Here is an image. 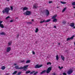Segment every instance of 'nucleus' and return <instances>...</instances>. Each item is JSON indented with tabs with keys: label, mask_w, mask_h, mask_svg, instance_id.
<instances>
[{
	"label": "nucleus",
	"mask_w": 75,
	"mask_h": 75,
	"mask_svg": "<svg viewBox=\"0 0 75 75\" xmlns=\"http://www.w3.org/2000/svg\"><path fill=\"white\" fill-rule=\"evenodd\" d=\"M11 10L10 8L8 7H6L4 8V10L2 11V13L3 14H5V13H6V14H8L9 13V11Z\"/></svg>",
	"instance_id": "obj_1"
},
{
	"label": "nucleus",
	"mask_w": 75,
	"mask_h": 75,
	"mask_svg": "<svg viewBox=\"0 0 75 75\" xmlns=\"http://www.w3.org/2000/svg\"><path fill=\"white\" fill-rule=\"evenodd\" d=\"M31 14V12L28 11H26V12L24 13V14L26 15V16H30Z\"/></svg>",
	"instance_id": "obj_2"
},
{
	"label": "nucleus",
	"mask_w": 75,
	"mask_h": 75,
	"mask_svg": "<svg viewBox=\"0 0 75 75\" xmlns=\"http://www.w3.org/2000/svg\"><path fill=\"white\" fill-rule=\"evenodd\" d=\"M51 69H52V67H49L47 69V70L46 71V72L47 74H48L50 73V72H51Z\"/></svg>",
	"instance_id": "obj_3"
},
{
	"label": "nucleus",
	"mask_w": 75,
	"mask_h": 75,
	"mask_svg": "<svg viewBox=\"0 0 75 75\" xmlns=\"http://www.w3.org/2000/svg\"><path fill=\"white\" fill-rule=\"evenodd\" d=\"M15 68L16 69H23V67H20L19 68V67L18 66H16L15 67Z\"/></svg>",
	"instance_id": "obj_4"
},
{
	"label": "nucleus",
	"mask_w": 75,
	"mask_h": 75,
	"mask_svg": "<svg viewBox=\"0 0 75 75\" xmlns=\"http://www.w3.org/2000/svg\"><path fill=\"white\" fill-rule=\"evenodd\" d=\"M72 72H73V70L71 69H70L67 72V74H69V75H70V74H71Z\"/></svg>",
	"instance_id": "obj_5"
},
{
	"label": "nucleus",
	"mask_w": 75,
	"mask_h": 75,
	"mask_svg": "<svg viewBox=\"0 0 75 75\" xmlns=\"http://www.w3.org/2000/svg\"><path fill=\"white\" fill-rule=\"evenodd\" d=\"M38 4L37 3H35L34 5H33V8H37L38 7Z\"/></svg>",
	"instance_id": "obj_6"
},
{
	"label": "nucleus",
	"mask_w": 75,
	"mask_h": 75,
	"mask_svg": "<svg viewBox=\"0 0 75 75\" xmlns=\"http://www.w3.org/2000/svg\"><path fill=\"white\" fill-rule=\"evenodd\" d=\"M42 65H40L39 66L38 65H36L35 67V68H40V67H41Z\"/></svg>",
	"instance_id": "obj_7"
},
{
	"label": "nucleus",
	"mask_w": 75,
	"mask_h": 75,
	"mask_svg": "<svg viewBox=\"0 0 75 75\" xmlns=\"http://www.w3.org/2000/svg\"><path fill=\"white\" fill-rule=\"evenodd\" d=\"M28 67V65H27L24 66L23 67V70L25 71H26V69Z\"/></svg>",
	"instance_id": "obj_8"
},
{
	"label": "nucleus",
	"mask_w": 75,
	"mask_h": 75,
	"mask_svg": "<svg viewBox=\"0 0 75 75\" xmlns=\"http://www.w3.org/2000/svg\"><path fill=\"white\" fill-rule=\"evenodd\" d=\"M11 51V47H9L7 48L6 51L7 52H10Z\"/></svg>",
	"instance_id": "obj_9"
},
{
	"label": "nucleus",
	"mask_w": 75,
	"mask_h": 75,
	"mask_svg": "<svg viewBox=\"0 0 75 75\" xmlns=\"http://www.w3.org/2000/svg\"><path fill=\"white\" fill-rule=\"evenodd\" d=\"M74 37V36H73L71 38H68L67 39V41H69V40H72Z\"/></svg>",
	"instance_id": "obj_10"
},
{
	"label": "nucleus",
	"mask_w": 75,
	"mask_h": 75,
	"mask_svg": "<svg viewBox=\"0 0 75 75\" xmlns=\"http://www.w3.org/2000/svg\"><path fill=\"white\" fill-rule=\"evenodd\" d=\"M45 13H46V14L47 15V16H48V15L50 14V12H49V11L47 10H46V12Z\"/></svg>",
	"instance_id": "obj_11"
},
{
	"label": "nucleus",
	"mask_w": 75,
	"mask_h": 75,
	"mask_svg": "<svg viewBox=\"0 0 75 75\" xmlns=\"http://www.w3.org/2000/svg\"><path fill=\"white\" fill-rule=\"evenodd\" d=\"M74 25H75V24L74 23H71L70 24V26L71 27H74Z\"/></svg>",
	"instance_id": "obj_12"
},
{
	"label": "nucleus",
	"mask_w": 75,
	"mask_h": 75,
	"mask_svg": "<svg viewBox=\"0 0 75 75\" xmlns=\"http://www.w3.org/2000/svg\"><path fill=\"white\" fill-rule=\"evenodd\" d=\"M57 16V15H55L52 18V19H55L56 17Z\"/></svg>",
	"instance_id": "obj_13"
},
{
	"label": "nucleus",
	"mask_w": 75,
	"mask_h": 75,
	"mask_svg": "<svg viewBox=\"0 0 75 75\" xmlns=\"http://www.w3.org/2000/svg\"><path fill=\"white\" fill-rule=\"evenodd\" d=\"M45 72H46V70H44V71H42L40 73V74H41V75H42V74H45Z\"/></svg>",
	"instance_id": "obj_14"
},
{
	"label": "nucleus",
	"mask_w": 75,
	"mask_h": 75,
	"mask_svg": "<svg viewBox=\"0 0 75 75\" xmlns=\"http://www.w3.org/2000/svg\"><path fill=\"white\" fill-rule=\"evenodd\" d=\"M28 8H27L26 7H24L23 8V11H25V10H28Z\"/></svg>",
	"instance_id": "obj_15"
},
{
	"label": "nucleus",
	"mask_w": 75,
	"mask_h": 75,
	"mask_svg": "<svg viewBox=\"0 0 75 75\" xmlns=\"http://www.w3.org/2000/svg\"><path fill=\"white\" fill-rule=\"evenodd\" d=\"M61 58L62 59V60H63V61H64V60H65V57H64V56H61Z\"/></svg>",
	"instance_id": "obj_16"
},
{
	"label": "nucleus",
	"mask_w": 75,
	"mask_h": 75,
	"mask_svg": "<svg viewBox=\"0 0 75 75\" xmlns=\"http://www.w3.org/2000/svg\"><path fill=\"white\" fill-rule=\"evenodd\" d=\"M53 22H57V18L54 19H53Z\"/></svg>",
	"instance_id": "obj_17"
},
{
	"label": "nucleus",
	"mask_w": 75,
	"mask_h": 75,
	"mask_svg": "<svg viewBox=\"0 0 75 75\" xmlns=\"http://www.w3.org/2000/svg\"><path fill=\"white\" fill-rule=\"evenodd\" d=\"M51 21V19H48L46 21L45 20V23H48V22H50V21Z\"/></svg>",
	"instance_id": "obj_18"
},
{
	"label": "nucleus",
	"mask_w": 75,
	"mask_h": 75,
	"mask_svg": "<svg viewBox=\"0 0 75 75\" xmlns=\"http://www.w3.org/2000/svg\"><path fill=\"white\" fill-rule=\"evenodd\" d=\"M5 68H6V67H4V66H2L1 67V69H2V70H4V69H5Z\"/></svg>",
	"instance_id": "obj_19"
},
{
	"label": "nucleus",
	"mask_w": 75,
	"mask_h": 75,
	"mask_svg": "<svg viewBox=\"0 0 75 75\" xmlns=\"http://www.w3.org/2000/svg\"><path fill=\"white\" fill-rule=\"evenodd\" d=\"M60 3H61L62 4H66L67 3L66 2H63L62 1H60Z\"/></svg>",
	"instance_id": "obj_20"
},
{
	"label": "nucleus",
	"mask_w": 75,
	"mask_h": 75,
	"mask_svg": "<svg viewBox=\"0 0 75 75\" xmlns=\"http://www.w3.org/2000/svg\"><path fill=\"white\" fill-rule=\"evenodd\" d=\"M38 31H39V30L38 29V28H36L35 30V32L36 33H38Z\"/></svg>",
	"instance_id": "obj_21"
},
{
	"label": "nucleus",
	"mask_w": 75,
	"mask_h": 75,
	"mask_svg": "<svg viewBox=\"0 0 75 75\" xmlns=\"http://www.w3.org/2000/svg\"><path fill=\"white\" fill-rule=\"evenodd\" d=\"M56 60H58V59H59V57H58V54H57L56 56Z\"/></svg>",
	"instance_id": "obj_22"
},
{
	"label": "nucleus",
	"mask_w": 75,
	"mask_h": 75,
	"mask_svg": "<svg viewBox=\"0 0 75 75\" xmlns=\"http://www.w3.org/2000/svg\"><path fill=\"white\" fill-rule=\"evenodd\" d=\"M30 72H31V71H28L26 72L25 74H29V73H30Z\"/></svg>",
	"instance_id": "obj_23"
},
{
	"label": "nucleus",
	"mask_w": 75,
	"mask_h": 75,
	"mask_svg": "<svg viewBox=\"0 0 75 75\" xmlns=\"http://www.w3.org/2000/svg\"><path fill=\"white\" fill-rule=\"evenodd\" d=\"M0 27H1L2 28H4V26H3V24H1L0 25Z\"/></svg>",
	"instance_id": "obj_24"
},
{
	"label": "nucleus",
	"mask_w": 75,
	"mask_h": 75,
	"mask_svg": "<svg viewBox=\"0 0 75 75\" xmlns=\"http://www.w3.org/2000/svg\"><path fill=\"white\" fill-rule=\"evenodd\" d=\"M17 71H14V72H13V73H12L13 75H15V74H17Z\"/></svg>",
	"instance_id": "obj_25"
},
{
	"label": "nucleus",
	"mask_w": 75,
	"mask_h": 75,
	"mask_svg": "<svg viewBox=\"0 0 75 75\" xmlns=\"http://www.w3.org/2000/svg\"><path fill=\"white\" fill-rule=\"evenodd\" d=\"M44 22H45V20H44L43 21L40 22V23H44Z\"/></svg>",
	"instance_id": "obj_26"
},
{
	"label": "nucleus",
	"mask_w": 75,
	"mask_h": 75,
	"mask_svg": "<svg viewBox=\"0 0 75 75\" xmlns=\"http://www.w3.org/2000/svg\"><path fill=\"white\" fill-rule=\"evenodd\" d=\"M12 44V42L11 41L8 43V45H11Z\"/></svg>",
	"instance_id": "obj_27"
},
{
	"label": "nucleus",
	"mask_w": 75,
	"mask_h": 75,
	"mask_svg": "<svg viewBox=\"0 0 75 75\" xmlns=\"http://www.w3.org/2000/svg\"><path fill=\"white\" fill-rule=\"evenodd\" d=\"M58 68H59V69H62L63 68V67H60V66H59Z\"/></svg>",
	"instance_id": "obj_28"
},
{
	"label": "nucleus",
	"mask_w": 75,
	"mask_h": 75,
	"mask_svg": "<svg viewBox=\"0 0 75 75\" xmlns=\"http://www.w3.org/2000/svg\"><path fill=\"white\" fill-rule=\"evenodd\" d=\"M66 8H65L63 9V10L62 11V13L64 12V11H65V10H66Z\"/></svg>",
	"instance_id": "obj_29"
},
{
	"label": "nucleus",
	"mask_w": 75,
	"mask_h": 75,
	"mask_svg": "<svg viewBox=\"0 0 75 75\" xmlns=\"http://www.w3.org/2000/svg\"><path fill=\"white\" fill-rule=\"evenodd\" d=\"M0 35H5V33L4 32H2L1 33H0Z\"/></svg>",
	"instance_id": "obj_30"
},
{
	"label": "nucleus",
	"mask_w": 75,
	"mask_h": 75,
	"mask_svg": "<svg viewBox=\"0 0 75 75\" xmlns=\"http://www.w3.org/2000/svg\"><path fill=\"white\" fill-rule=\"evenodd\" d=\"M35 71H33L30 73V75H31V74H33V73H35Z\"/></svg>",
	"instance_id": "obj_31"
},
{
	"label": "nucleus",
	"mask_w": 75,
	"mask_h": 75,
	"mask_svg": "<svg viewBox=\"0 0 75 75\" xmlns=\"http://www.w3.org/2000/svg\"><path fill=\"white\" fill-rule=\"evenodd\" d=\"M38 73V71H36L35 73H34L33 75H36Z\"/></svg>",
	"instance_id": "obj_32"
},
{
	"label": "nucleus",
	"mask_w": 75,
	"mask_h": 75,
	"mask_svg": "<svg viewBox=\"0 0 75 75\" xmlns=\"http://www.w3.org/2000/svg\"><path fill=\"white\" fill-rule=\"evenodd\" d=\"M30 60H28L26 61V64H27L28 63H30Z\"/></svg>",
	"instance_id": "obj_33"
},
{
	"label": "nucleus",
	"mask_w": 75,
	"mask_h": 75,
	"mask_svg": "<svg viewBox=\"0 0 75 75\" xmlns=\"http://www.w3.org/2000/svg\"><path fill=\"white\" fill-rule=\"evenodd\" d=\"M71 4L72 6H75V2H72Z\"/></svg>",
	"instance_id": "obj_34"
},
{
	"label": "nucleus",
	"mask_w": 75,
	"mask_h": 75,
	"mask_svg": "<svg viewBox=\"0 0 75 75\" xmlns=\"http://www.w3.org/2000/svg\"><path fill=\"white\" fill-rule=\"evenodd\" d=\"M47 65H48L49 64H50V65H51V63L50 62H48L47 63Z\"/></svg>",
	"instance_id": "obj_35"
},
{
	"label": "nucleus",
	"mask_w": 75,
	"mask_h": 75,
	"mask_svg": "<svg viewBox=\"0 0 75 75\" xmlns=\"http://www.w3.org/2000/svg\"><path fill=\"white\" fill-rule=\"evenodd\" d=\"M21 73H22V71L19 72L18 73V74L20 75Z\"/></svg>",
	"instance_id": "obj_36"
},
{
	"label": "nucleus",
	"mask_w": 75,
	"mask_h": 75,
	"mask_svg": "<svg viewBox=\"0 0 75 75\" xmlns=\"http://www.w3.org/2000/svg\"><path fill=\"white\" fill-rule=\"evenodd\" d=\"M62 23L63 24H66V23H67V22L65 21H63L62 22Z\"/></svg>",
	"instance_id": "obj_37"
},
{
	"label": "nucleus",
	"mask_w": 75,
	"mask_h": 75,
	"mask_svg": "<svg viewBox=\"0 0 75 75\" xmlns=\"http://www.w3.org/2000/svg\"><path fill=\"white\" fill-rule=\"evenodd\" d=\"M10 18V16H8L6 17V20H7V19H8V18Z\"/></svg>",
	"instance_id": "obj_38"
},
{
	"label": "nucleus",
	"mask_w": 75,
	"mask_h": 75,
	"mask_svg": "<svg viewBox=\"0 0 75 75\" xmlns=\"http://www.w3.org/2000/svg\"><path fill=\"white\" fill-rule=\"evenodd\" d=\"M11 11H13V6H11Z\"/></svg>",
	"instance_id": "obj_39"
},
{
	"label": "nucleus",
	"mask_w": 75,
	"mask_h": 75,
	"mask_svg": "<svg viewBox=\"0 0 75 75\" xmlns=\"http://www.w3.org/2000/svg\"><path fill=\"white\" fill-rule=\"evenodd\" d=\"M63 75H67V74L65 72H64L63 73Z\"/></svg>",
	"instance_id": "obj_40"
},
{
	"label": "nucleus",
	"mask_w": 75,
	"mask_h": 75,
	"mask_svg": "<svg viewBox=\"0 0 75 75\" xmlns=\"http://www.w3.org/2000/svg\"><path fill=\"white\" fill-rule=\"evenodd\" d=\"M21 62H24V60H21Z\"/></svg>",
	"instance_id": "obj_41"
},
{
	"label": "nucleus",
	"mask_w": 75,
	"mask_h": 75,
	"mask_svg": "<svg viewBox=\"0 0 75 75\" xmlns=\"http://www.w3.org/2000/svg\"><path fill=\"white\" fill-rule=\"evenodd\" d=\"M32 53H33V55H34L35 54V52L34 51H33L32 52Z\"/></svg>",
	"instance_id": "obj_42"
},
{
	"label": "nucleus",
	"mask_w": 75,
	"mask_h": 75,
	"mask_svg": "<svg viewBox=\"0 0 75 75\" xmlns=\"http://www.w3.org/2000/svg\"><path fill=\"white\" fill-rule=\"evenodd\" d=\"M3 23V21H0V25H1V23Z\"/></svg>",
	"instance_id": "obj_43"
},
{
	"label": "nucleus",
	"mask_w": 75,
	"mask_h": 75,
	"mask_svg": "<svg viewBox=\"0 0 75 75\" xmlns=\"http://www.w3.org/2000/svg\"><path fill=\"white\" fill-rule=\"evenodd\" d=\"M10 75V73H6L5 74V75Z\"/></svg>",
	"instance_id": "obj_44"
},
{
	"label": "nucleus",
	"mask_w": 75,
	"mask_h": 75,
	"mask_svg": "<svg viewBox=\"0 0 75 75\" xmlns=\"http://www.w3.org/2000/svg\"><path fill=\"white\" fill-rule=\"evenodd\" d=\"M52 1H49V3H52Z\"/></svg>",
	"instance_id": "obj_45"
},
{
	"label": "nucleus",
	"mask_w": 75,
	"mask_h": 75,
	"mask_svg": "<svg viewBox=\"0 0 75 75\" xmlns=\"http://www.w3.org/2000/svg\"><path fill=\"white\" fill-rule=\"evenodd\" d=\"M10 22L11 23H12V22H13V20H11L10 21Z\"/></svg>",
	"instance_id": "obj_46"
},
{
	"label": "nucleus",
	"mask_w": 75,
	"mask_h": 75,
	"mask_svg": "<svg viewBox=\"0 0 75 75\" xmlns=\"http://www.w3.org/2000/svg\"><path fill=\"white\" fill-rule=\"evenodd\" d=\"M54 28H57V27H56V26L54 25L53 26Z\"/></svg>",
	"instance_id": "obj_47"
},
{
	"label": "nucleus",
	"mask_w": 75,
	"mask_h": 75,
	"mask_svg": "<svg viewBox=\"0 0 75 75\" xmlns=\"http://www.w3.org/2000/svg\"><path fill=\"white\" fill-rule=\"evenodd\" d=\"M28 23L29 24H32V22H29Z\"/></svg>",
	"instance_id": "obj_48"
},
{
	"label": "nucleus",
	"mask_w": 75,
	"mask_h": 75,
	"mask_svg": "<svg viewBox=\"0 0 75 75\" xmlns=\"http://www.w3.org/2000/svg\"><path fill=\"white\" fill-rule=\"evenodd\" d=\"M19 36V35L18 34L17 35V36L16 37V38H18V37Z\"/></svg>",
	"instance_id": "obj_49"
},
{
	"label": "nucleus",
	"mask_w": 75,
	"mask_h": 75,
	"mask_svg": "<svg viewBox=\"0 0 75 75\" xmlns=\"http://www.w3.org/2000/svg\"><path fill=\"white\" fill-rule=\"evenodd\" d=\"M53 75H56V74L54 72L53 73Z\"/></svg>",
	"instance_id": "obj_50"
},
{
	"label": "nucleus",
	"mask_w": 75,
	"mask_h": 75,
	"mask_svg": "<svg viewBox=\"0 0 75 75\" xmlns=\"http://www.w3.org/2000/svg\"><path fill=\"white\" fill-rule=\"evenodd\" d=\"M17 65V64H16V63H14L13 65H14V66H16V65Z\"/></svg>",
	"instance_id": "obj_51"
},
{
	"label": "nucleus",
	"mask_w": 75,
	"mask_h": 75,
	"mask_svg": "<svg viewBox=\"0 0 75 75\" xmlns=\"http://www.w3.org/2000/svg\"><path fill=\"white\" fill-rule=\"evenodd\" d=\"M32 21H34V20H33V19H32Z\"/></svg>",
	"instance_id": "obj_52"
},
{
	"label": "nucleus",
	"mask_w": 75,
	"mask_h": 75,
	"mask_svg": "<svg viewBox=\"0 0 75 75\" xmlns=\"http://www.w3.org/2000/svg\"><path fill=\"white\" fill-rule=\"evenodd\" d=\"M58 44L59 45H60V43H58Z\"/></svg>",
	"instance_id": "obj_53"
},
{
	"label": "nucleus",
	"mask_w": 75,
	"mask_h": 75,
	"mask_svg": "<svg viewBox=\"0 0 75 75\" xmlns=\"http://www.w3.org/2000/svg\"><path fill=\"white\" fill-rule=\"evenodd\" d=\"M57 8H59V7L57 6Z\"/></svg>",
	"instance_id": "obj_54"
},
{
	"label": "nucleus",
	"mask_w": 75,
	"mask_h": 75,
	"mask_svg": "<svg viewBox=\"0 0 75 75\" xmlns=\"http://www.w3.org/2000/svg\"><path fill=\"white\" fill-rule=\"evenodd\" d=\"M7 1H10V0H7Z\"/></svg>",
	"instance_id": "obj_55"
},
{
	"label": "nucleus",
	"mask_w": 75,
	"mask_h": 75,
	"mask_svg": "<svg viewBox=\"0 0 75 75\" xmlns=\"http://www.w3.org/2000/svg\"><path fill=\"white\" fill-rule=\"evenodd\" d=\"M73 8H75V6H73Z\"/></svg>",
	"instance_id": "obj_56"
},
{
	"label": "nucleus",
	"mask_w": 75,
	"mask_h": 75,
	"mask_svg": "<svg viewBox=\"0 0 75 75\" xmlns=\"http://www.w3.org/2000/svg\"><path fill=\"white\" fill-rule=\"evenodd\" d=\"M73 28H75V27H74Z\"/></svg>",
	"instance_id": "obj_57"
},
{
	"label": "nucleus",
	"mask_w": 75,
	"mask_h": 75,
	"mask_svg": "<svg viewBox=\"0 0 75 75\" xmlns=\"http://www.w3.org/2000/svg\"><path fill=\"white\" fill-rule=\"evenodd\" d=\"M18 18H16V19H17Z\"/></svg>",
	"instance_id": "obj_58"
},
{
	"label": "nucleus",
	"mask_w": 75,
	"mask_h": 75,
	"mask_svg": "<svg viewBox=\"0 0 75 75\" xmlns=\"http://www.w3.org/2000/svg\"><path fill=\"white\" fill-rule=\"evenodd\" d=\"M74 50H75V48H74Z\"/></svg>",
	"instance_id": "obj_59"
}]
</instances>
